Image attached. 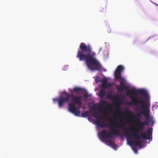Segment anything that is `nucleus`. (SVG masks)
I'll return each mask as SVG.
<instances>
[{
    "instance_id": "obj_13",
    "label": "nucleus",
    "mask_w": 158,
    "mask_h": 158,
    "mask_svg": "<svg viewBox=\"0 0 158 158\" xmlns=\"http://www.w3.org/2000/svg\"><path fill=\"white\" fill-rule=\"evenodd\" d=\"M82 90L83 89L82 88L76 87L74 88L73 90H71L70 91V92L71 93H73V92H76L77 93H78Z\"/></svg>"
},
{
    "instance_id": "obj_14",
    "label": "nucleus",
    "mask_w": 158,
    "mask_h": 158,
    "mask_svg": "<svg viewBox=\"0 0 158 158\" xmlns=\"http://www.w3.org/2000/svg\"><path fill=\"white\" fill-rule=\"evenodd\" d=\"M138 92L141 95H142L143 96L145 97L147 95V92L144 90L139 89L138 90Z\"/></svg>"
},
{
    "instance_id": "obj_6",
    "label": "nucleus",
    "mask_w": 158,
    "mask_h": 158,
    "mask_svg": "<svg viewBox=\"0 0 158 158\" xmlns=\"http://www.w3.org/2000/svg\"><path fill=\"white\" fill-rule=\"evenodd\" d=\"M100 107H103L102 108L103 111H101V112L103 113L104 116H106L108 114V111H111L112 109V105L108 103L107 102L106 100L102 101L101 104L99 105Z\"/></svg>"
},
{
    "instance_id": "obj_25",
    "label": "nucleus",
    "mask_w": 158,
    "mask_h": 158,
    "mask_svg": "<svg viewBox=\"0 0 158 158\" xmlns=\"http://www.w3.org/2000/svg\"><path fill=\"white\" fill-rule=\"evenodd\" d=\"M152 123H154V121H152Z\"/></svg>"
},
{
    "instance_id": "obj_22",
    "label": "nucleus",
    "mask_w": 158,
    "mask_h": 158,
    "mask_svg": "<svg viewBox=\"0 0 158 158\" xmlns=\"http://www.w3.org/2000/svg\"><path fill=\"white\" fill-rule=\"evenodd\" d=\"M121 125L123 127H124L125 126V125L121 123Z\"/></svg>"
},
{
    "instance_id": "obj_20",
    "label": "nucleus",
    "mask_w": 158,
    "mask_h": 158,
    "mask_svg": "<svg viewBox=\"0 0 158 158\" xmlns=\"http://www.w3.org/2000/svg\"><path fill=\"white\" fill-rule=\"evenodd\" d=\"M98 114L97 112H96L95 111H94L92 114H91V116L92 117H94V116L93 115H98Z\"/></svg>"
},
{
    "instance_id": "obj_8",
    "label": "nucleus",
    "mask_w": 158,
    "mask_h": 158,
    "mask_svg": "<svg viewBox=\"0 0 158 158\" xmlns=\"http://www.w3.org/2000/svg\"><path fill=\"white\" fill-rule=\"evenodd\" d=\"M119 80H121L119 82L120 86L118 87L117 88L118 91H124L126 90V87L125 85V79L124 78L119 79Z\"/></svg>"
},
{
    "instance_id": "obj_1",
    "label": "nucleus",
    "mask_w": 158,
    "mask_h": 158,
    "mask_svg": "<svg viewBox=\"0 0 158 158\" xmlns=\"http://www.w3.org/2000/svg\"><path fill=\"white\" fill-rule=\"evenodd\" d=\"M79 47L76 56L79 61H85L87 67L92 71L101 70L102 66L95 58L96 53L91 51L90 45H87L85 43H81Z\"/></svg>"
},
{
    "instance_id": "obj_24",
    "label": "nucleus",
    "mask_w": 158,
    "mask_h": 158,
    "mask_svg": "<svg viewBox=\"0 0 158 158\" xmlns=\"http://www.w3.org/2000/svg\"><path fill=\"white\" fill-rule=\"evenodd\" d=\"M134 150V151H135V152H137V150H136L135 151V150Z\"/></svg>"
},
{
    "instance_id": "obj_10",
    "label": "nucleus",
    "mask_w": 158,
    "mask_h": 158,
    "mask_svg": "<svg viewBox=\"0 0 158 158\" xmlns=\"http://www.w3.org/2000/svg\"><path fill=\"white\" fill-rule=\"evenodd\" d=\"M122 113L123 114H124L125 117H128L130 118H132L135 116L134 114L131 111L129 110L123 112Z\"/></svg>"
},
{
    "instance_id": "obj_2",
    "label": "nucleus",
    "mask_w": 158,
    "mask_h": 158,
    "mask_svg": "<svg viewBox=\"0 0 158 158\" xmlns=\"http://www.w3.org/2000/svg\"><path fill=\"white\" fill-rule=\"evenodd\" d=\"M63 94L65 95V96H61L58 99L53 98V100L54 101L57 100L59 107L61 108L65 103L69 102L71 99L72 102L68 103L69 111L75 115H79L80 114L79 109L82 104L81 97L74 96L73 94H69L65 91L63 92Z\"/></svg>"
},
{
    "instance_id": "obj_12",
    "label": "nucleus",
    "mask_w": 158,
    "mask_h": 158,
    "mask_svg": "<svg viewBox=\"0 0 158 158\" xmlns=\"http://www.w3.org/2000/svg\"><path fill=\"white\" fill-rule=\"evenodd\" d=\"M102 83L101 84V86L103 89H106L107 86H110V84L108 83V81L106 79H104L102 81Z\"/></svg>"
},
{
    "instance_id": "obj_18",
    "label": "nucleus",
    "mask_w": 158,
    "mask_h": 158,
    "mask_svg": "<svg viewBox=\"0 0 158 158\" xmlns=\"http://www.w3.org/2000/svg\"><path fill=\"white\" fill-rule=\"evenodd\" d=\"M106 7L104 6V7H100L99 10L101 12H106Z\"/></svg>"
},
{
    "instance_id": "obj_11",
    "label": "nucleus",
    "mask_w": 158,
    "mask_h": 158,
    "mask_svg": "<svg viewBox=\"0 0 158 158\" xmlns=\"http://www.w3.org/2000/svg\"><path fill=\"white\" fill-rule=\"evenodd\" d=\"M138 139L136 140H135L134 141H130L129 142V144L132 145L137 146H141V144L142 143V142L139 139Z\"/></svg>"
},
{
    "instance_id": "obj_17",
    "label": "nucleus",
    "mask_w": 158,
    "mask_h": 158,
    "mask_svg": "<svg viewBox=\"0 0 158 158\" xmlns=\"http://www.w3.org/2000/svg\"><path fill=\"white\" fill-rule=\"evenodd\" d=\"M107 142L109 143L111 145L114 146L115 147V145L114 143L112 140H107Z\"/></svg>"
},
{
    "instance_id": "obj_23",
    "label": "nucleus",
    "mask_w": 158,
    "mask_h": 158,
    "mask_svg": "<svg viewBox=\"0 0 158 158\" xmlns=\"http://www.w3.org/2000/svg\"><path fill=\"white\" fill-rule=\"evenodd\" d=\"M117 103L118 104H120V102H119V101H117Z\"/></svg>"
},
{
    "instance_id": "obj_5",
    "label": "nucleus",
    "mask_w": 158,
    "mask_h": 158,
    "mask_svg": "<svg viewBox=\"0 0 158 158\" xmlns=\"http://www.w3.org/2000/svg\"><path fill=\"white\" fill-rule=\"evenodd\" d=\"M108 126L112 131L110 133H108L105 129H103L101 132V134L103 138H112L113 135L115 136L121 135L118 130L113 129V128L115 127L118 128H121V127L119 124L115 122L109 124Z\"/></svg>"
},
{
    "instance_id": "obj_15",
    "label": "nucleus",
    "mask_w": 158,
    "mask_h": 158,
    "mask_svg": "<svg viewBox=\"0 0 158 158\" xmlns=\"http://www.w3.org/2000/svg\"><path fill=\"white\" fill-rule=\"evenodd\" d=\"M106 94V91L104 90H101L99 92V95L100 97L103 98Z\"/></svg>"
},
{
    "instance_id": "obj_16",
    "label": "nucleus",
    "mask_w": 158,
    "mask_h": 158,
    "mask_svg": "<svg viewBox=\"0 0 158 158\" xmlns=\"http://www.w3.org/2000/svg\"><path fill=\"white\" fill-rule=\"evenodd\" d=\"M89 115V111H87L83 113L82 114V117H86Z\"/></svg>"
},
{
    "instance_id": "obj_26",
    "label": "nucleus",
    "mask_w": 158,
    "mask_h": 158,
    "mask_svg": "<svg viewBox=\"0 0 158 158\" xmlns=\"http://www.w3.org/2000/svg\"><path fill=\"white\" fill-rule=\"evenodd\" d=\"M112 118H110L109 119L110 120H112Z\"/></svg>"
},
{
    "instance_id": "obj_27",
    "label": "nucleus",
    "mask_w": 158,
    "mask_h": 158,
    "mask_svg": "<svg viewBox=\"0 0 158 158\" xmlns=\"http://www.w3.org/2000/svg\"><path fill=\"white\" fill-rule=\"evenodd\" d=\"M156 5H157V6H158V5L157 4H156Z\"/></svg>"
},
{
    "instance_id": "obj_7",
    "label": "nucleus",
    "mask_w": 158,
    "mask_h": 158,
    "mask_svg": "<svg viewBox=\"0 0 158 158\" xmlns=\"http://www.w3.org/2000/svg\"><path fill=\"white\" fill-rule=\"evenodd\" d=\"M124 69V68L123 66L120 65L118 66L114 73L115 77L116 80H119V79L123 78L121 77V73Z\"/></svg>"
},
{
    "instance_id": "obj_21",
    "label": "nucleus",
    "mask_w": 158,
    "mask_h": 158,
    "mask_svg": "<svg viewBox=\"0 0 158 158\" xmlns=\"http://www.w3.org/2000/svg\"><path fill=\"white\" fill-rule=\"evenodd\" d=\"M88 96H89L87 94H85L83 96L84 98L85 99L86 98H88Z\"/></svg>"
},
{
    "instance_id": "obj_3",
    "label": "nucleus",
    "mask_w": 158,
    "mask_h": 158,
    "mask_svg": "<svg viewBox=\"0 0 158 158\" xmlns=\"http://www.w3.org/2000/svg\"><path fill=\"white\" fill-rule=\"evenodd\" d=\"M137 92L135 90H131L129 89L127 90L126 94L127 96L130 97L131 102H129L127 103V105L131 106L134 104L136 106L134 109L135 111L137 112L140 111L141 110L142 111L139 112L137 114L138 116H140L142 114H143L144 116L146 118L145 121H149L150 119L149 117L150 110L146 102L143 100L140 99L139 98L135 97L137 94Z\"/></svg>"
},
{
    "instance_id": "obj_4",
    "label": "nucleus",
    "mask_w": 158,
    "mask_h": 158,
    "mask_svg": "<svg viewBox=\"0 0 158 158\" xmlns=\"http://www.w3.org/2000/svg\"><path fill=\"white\" fill-rule=\"evenodd\" d=\"M137 123L138 124L137 125V127L136 129L130 130V131L131 132L132 136L128 134L127 131L126 130L125 132V136L129 138L131 137H133L135 139H143L145 140H149L151 137V139H152V128L148 129L146 133H142L140 135L139 134V131L143 130L144 125H148L150 122L147 121L142 122L140 120H139L138 121Z\"/></svg>"
},
{
    "instance_id": "obj_9",
    "label": "nucleus",
    "mask_w": 158,
    "mask_h": 158,
    "mask_svg": "<svg viewBox=\"0 0 158 158\" xmlns=\"http://www.w3.org/2000/svg\"><path fill=\"white\" fill-rule=\"evenodd\" d=\"M93 116H94V117L96 118V123L98 126L102 127H107V125H106L102 123L101 120L102 119L101 116H98L97 115H94Z\"/></svg>"
},
{
    "instance_id": "obj_19",
    "label": "nucleus",
    "mask_w": 158,
    "mask_h": 158,
    "mask_svg": "<svg viewBox=\"0 0 158 158\" xmlns=\"http://www.w3.org/2000/svg\"><path fill=\"white\" fill-rule=\"evenodd\" d=\"M95 107H92L90 109V113H92L94 111H95Z\"/></svg>"
}]
</instances>
